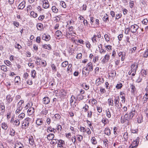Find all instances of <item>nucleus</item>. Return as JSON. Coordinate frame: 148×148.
Masks as SVG:
<instances>
[{"mask_svg":"<svg viewBox=\"0 0 148 148\" xmlns=\"http://www.w3.org/2000/svg\"><path fill=\"white\" fill-rule=\"evenodd\" d=\"M31 121V119L29 117L25 118L23 122L22 123V126L23 127V128L26 129L28 128L29 124V122Z\"/></svg>","mask_w":148,"mask_h":148,"instance_id":"nucleus-1","label":"nucleus"},{"mask_svg":"<svg viewBox=\"0 0 148 148\" xmlns=\"http://www.w3.org/2000/svg\"><path fill=\"white\" fill-rule=\"evenodd\" d=\"M139 138L138 137L136 139L134 140L133 142L131 144V145L130 146V148H134V147H136L138 146L139 142Z\"/></svg>","mask_w":148,"mask_h":148,"instance_id":"nucleus-2","label":"nucleus"},{"mask_svg":"<svg viewBox=\"0 0 148 148\" xmlns=\"http://www.w3.org/2000/svg\"><path fill=\"white\" fill-rule=\"evenodd\" d=\"M119 100L120 99L119 96H117L115 97V99H114V106L118 108H120L122 106L121 104L120 107L119 106Z\"/></svg>","mask_w":148,"mask_h":148,"instance_id":"nucleus-3","label":"nucleus"},{"mask_svg":"<svg viewBox=\"0 0 148 148\" xmlns=\"http://www.w3.org/2000/svg\"><path fill=\"white\" fill-rule=\"evenodd\" d=\"M139 27L137 25H134L131 26L130 31L132 33H135L138 29Z\"/></svg>","mask_w":148,"mask_h":148,"instance_id":"nucleus-4","label":"nucleus"},{"mask_svg":"<svg viewBox=\"0 0 148 148\" xmlns=\"http://www.w3.org/2000/svg\"><path fill=\"white\" fill-rule=\"evenodd\" d=\"M43 7L45 9H47L49 8V4L47 0H43Z\"/></svg>","mask_w":148,"mask_h":148,"instance_id":"nucleus-5","label":"nucleus"},{"mask_svg":"<svg viewBox=\"0 0 148 148\" xmlns=\"http://www.w3.org/2000/svg\"><path fill=\"white\" fill-rule=\"evenodd\" d=\"M51 38L50 35L46 34H44L42 36V40H45L46 41H48Z\"/></svg>","mask_w":148,"mask_h":148,"instance_id":"nucleus-6","label":"nucleus"},{"mask_svg":"<svg viewBox=\"0 0 148 148\" xmlns=\"http://www.w3.org/2000/svg\"><path fill=\"white\" fill-rule=\"evenodd\" d=\"M75 99V97L73 95H72L71 97L70 98V103H71V105L72 106L73 108H74L76 107V105L75 104V103H76V102H75V103L74 104V105L72 104V103L73 102V101H74V100Z\"/></svg>","mask_w":148,"mask_h":148,"instance_id":"nucleus-7","label":"nucleus"},{"mask_svg":"<svg viewBox=\"0 0 148 148\" xmlns=\"http://www.w3.org/2000/svg\"><path fill=\"white\" fill-rule=\"evenodd\" d=\"M25 1H23L21 2L18 6V9H23L25 7Z\"/></svg>","mask_w":148,"mask_h":148,"instance_id":"nucleus-8","label":"nucleus"},{"mask_svg":"<svg viewBox=\"0 0 148 148\" xmlns=\"http://www.w3.org/2000/svg\"><path fill=\"white\" fill-rule=\"evenodd\" d=\"M87 66L88 67H89V70H88V74L90 71H92L93 69V65L92 63L91 62L88 63L87 64Z\"/></svg>","mask_w":148,"mask_h":148,"instance_id":"nucleus-9","label":"nucleus"},{"mask_svg":"<svg viewBox=\"0 0 148 148\" xmlns=\"http://www.w3.org/2000/svg\"><path fill=\"white\" fill-rule=\"evenodd\" d=\"M137 67V65L136 66L134 64H132L131 66V72L136 73Z\"/></svg>","mask_w":148,"mask_h":148,"instance_id":"nucleus-10","label":"nucleus"},{"mask_svg":"<svg viewBox=\"0 0 148 148\" xmlns=\"http://www.w3.org/2000/svg\"><path fill=\"white\" fill-rule=\"evenodd\" d=\"M50 99L48 97H45L43 99V102L45 104H48L50 102Z\"/></svg>","mask_w":148,"mask_h":148,"instance_id":"nucleus-11","label":"nucleus"},{"mask_svg":"<svg viewBox=\"0 0 148 148\" xmlns=\"http://www.w3.org/2000/svg\"><path fill=\"white\" fill-rule=\"evenodd\" d=\"M35 110L33 108L31 107L28 109L27 112L29 115H31L34 112Z\"/></svg>","mask_w":148,"mask_h":148,"instance_id":"nucleus-12","label":"nucleus"},{"mask_svg":"<svg viewBox=\"0 0 148 148\" xmlns=\"http://www.w3.org/2000/svg\"><path fill=\"white\" fill-rule=\"evenodd\" d=\"M135 112L134 110H132L130 112L129 114V119H130V120H132V119L133 117L135 115Z\"/></svg>","mask_w":148,"mask_h":148,"instance_id":"nucleus-13","label":"nucleus"},{"mask_svg":"<svg viewBox=\"0 0 148 148\" xmlns=\"http://www.w3.org/2000/svg\"><path fill=\"white\" fill-rule=\"evenodd\" d=\"M14 148H23V146L21 143H16L15 145Z\"/></svg>","mask_w":148,"mask_h":148,"instance_id":"nucleus-14","label":"nucleus"},{"mask_svg":"<svg viewBox=\"0 0 148 148\" xmlns=\"http://www.w3.org/2000/svg\"><path fill=\"white\" fill-rule=\"evenodd\" d=\"M54 137V135L53 134H50L47 136V139L49 140H51L53 139Z\"/></svg>","mask_w":148,"mask_h":148,"instance_id":"nucleus-15","label":"nucleus"},{"mask_svg":"<svg viewBox=\"0 0 148 148\" xmlns=\"http://www.w3.org/2000/svg\"><path fill=\"white\" fill-rule=\"evenodd\" d=\"M6 99L8 103H10L12 100V98L10 95H8L6 97Z\"/></svg>","mask_w":148,"mask_h":148,"instance_id":"nucleus-16","label":"nucleus"},{"mask_svg":"<svg viewBox=\"0 0 148 148\" xmlns=\"http://www.w3.org/2000/svg\"><path fill=\"white\" fill-rule=\"evenodd\" d=\"M42 47L44 49H47L49 50H50L51 49V47L49 44L48 45L47 44L43 45Z\"/></svg>","mask_w":148,"mask_h":148,"instance_id":"nucleus-17","label":"nucleus"},{"mask_svg":"<svg viewBox=\"0 0 148 148\" xmlns=\"http://www.w3.org/2000/svg\"><path fill=\"white\" fill-rule=\"evenodd\" d=\"M29 140L30 144L31 145H33L34 143L33 137L32 136H30L29 137Z\"/></svg>","mask_w":148,"mask_h":148,"instance_id":"nucleus-18","label":"nucleus"},{"mask_svg":"<svg viewBox=\"0 0 148 148\" xmlns=\"http://www.w3.org/2000/svg\"><path fill=\"white\" fill-rule=\"evenodd\" d=\"M58 147H63L62 145L64 143V141L62 140H60L58 141Z\"/></svg>","mask_w":148,"mask_h":148,"instance_id":"nucleus-19","label":"nucleus"},{"mask_svg":"<svg viewBox=\"0 0 148 148\" xmlns=\"http://www.w3.org/2000/svg\"><path fill=\"white\" fill-rule=\"evenodd\" d=\"M15 134V132L13 129L11 128L10 130V135L12 136H14Z\"/></svg>","mask_w":148,"mask_h":148,"instance_id":"nucleus-20","label":"nucleus"},{"mask_svg":"<svg viewBox=\"0 0 148 148\" xmlns=\"http://www.w3.org/2000/svg\"><path fill=\"white\" fill-rule=\"evenodd\" d=\"M124 120H126L127 122H129L130 120V119H129V115H128V114L126 113L124 115L123 118Z\"/></svg>","mask_w":148,"mask_h":148,"instance_id":"nucleus-21","label":"nucleus"},{"mask_svg":"<svg viewBox=\"0 0 148 148\" xmlns=\"http://www.w3.org/2000/svg\"><path fill=\"white\" fill-rule=\"evenodd\" d=\"M55 35L58 37L60 38L62 36V34L61 31L58 30L56 32Z\"/></svg>","mask_w":148,"mask_h":148,"instance_id":"nucleus-22","label":"nucleus"},{"mask_svg":"<svg viewBox=\"0 0 148 148\" xmlns=\"http://www.w3.org/2000/svg\"><path fill=\"white\" fill-rule=\"evenodd\" d=\"M105 134L108 136L110 135L111 134L110 130L108 128H106L104 130Z\"/></svg>","mask_w":148,"mask_h":148,"instance_id":"nucleus-23","label":"nucleus"},{"mask_svg":"<svg viewBox=\"0 0 148 148\" xmlns=\"http://www.w3.org/2000/svg\"><path fill=\"white\" fill-rule=\"evenodd\" d=\"M36 123L37 125H42L43 123V121L42 119H37L36 122Z\"/></svg>","mask_w":148,"mask_h":148,"instance_id":"nucleus-24","label":"nucleus"},{"mask_svg":"<svg viewBox=\"0 0 148 148\" xmlns=\"http://www.w3.org/2000/svg\"><path fill=\"white\" fill-rule=\"evenodd\" d=\"M0 108H1L2 112H4L5 111V107L3 103H0Z\"/></svg>","mask_w":148,"mask_h":148,"instance_id":"nucleus-25","label":"nucleus"},{"mask_svg":"<svg viewBox=\"0 0 148 148\" xmlns=\"http://www.w3.org/2000/svg\"><path fill=\"white\" fill-rule=\"evenodd\" d=\"M56 131V130L54 129V128H52L50 126L48 127L47 130V131L48 132H55L54 131Z\"/></svg>","mask_w":148,"mask_h":148,"instance_id":"nucleus-26","label":"nucleus"},{"mask_svg":"<svg viewBox=\"0 0 148 148\" xmlns=\"http://www.w3.org/2000/svg\"><path fill=\"white\" fill-rule=\"evenodd\" d=\"M43 25L41 23H38L37 25V27L39 30H41L43 28Z\"/></svg>","mask_w":148,"mask_h":148,"instance_id":"nucleus-27","label":"nucleus"},{"mask_svg":"<svg viewBox=\"0 0 148 148\" xmlns=\"http://www.w3.org/2000/svg\"><path fill=\"white\" fill-rule=\"evenodd\" d=\"M53 12L55 13H58V9L56 7V6H53L51 8Z\"/></svg>","mask_w":148,"mask_h":148,"instance_id":"nucleus-28","label":"nucleus"},{"mask_svg":"<svg viewBox=\"0 0 148 148\" xmlns=\"http://www.w3.org/2000/svg\"><path fill=\"white\" fill-rule=\"evenodd\" d=\"M1 126L2 128L4 130H7L8 127L7 124L5 123H2Z\"/></svg>","mask_w":148,"mask_h":148,"instance_id":"nucleus-29","label":"nucleus"},{"mask_svg":"<svg viewBox=\"0 0 148 148\" xmlns=\"http://www.w3.org/2000/svg\"><path fill=\"white\" fill-rule=\"evenodd\" d=\"M108 16L107 14H106L103 18V21L106 22L109 21L108 17H107Z\"/></svg>","mask_w":148,"mask_h":148,"instance_id":"nucleus-30","label":"nucleus"},{"mask_svg":"<svg viewBox=\"0 0 148 148\" xmlns=\"http://www.w3.org/2000/svg\"><path fill=\"white\" fill-rule=\"evenodd\" d=\"M84 97V96L79 94L77 95V99H78L79 101H80L83 100Z\"/></svg>","mask_w":148,"mask_h":148,"instance_id":"nucleus-31","label":"nucleus"},{"mask_svg":"<svg viewBox=\"0 0 148 148\" xmlns=\"http://www.w3.org/2000/svg\"><path fill=\"white\" fill-rule=\"evenodd\" d=\"M68 64V62L67 61H66L63 62L61 66L62 67L65 68Z\"/></svg>","mask_w":148,"mask_h":148,"instance_id":"nucleus-32","label":"nucleus"},{"mask_svg":"<svg viewBox=\"0 0 148 148\" xmlns=\"http://www.w3.org/2000/svg\"><path fill=\"white\" fill-rule=\"evenodd\" d=\"M130 88L131 92L132 93H134L136 90V88L135 86L133 85H131L130 86Z\"/></svg>","mask_w":148,"mask_h":148,"instance_id":"nucleus-33","label":"nucleus"},{"mask_svg":"<svg viewBox=\"0 0 148 148\" xmlns=\"http://www.w3.org/2000/svg\"><path fill=\"white\" fill-rule=\"evenodd\" d=\"M1 69L4 72L7 71V67L5 65H2L1 66Z\"/></svg>","mask_w":148,"mask_h":148,"instance_id":"nucleus-34","label":"nucleus"},{"mask_svg":"<svg viewBox=\"0 0 148 148\" xmlns=\"http://www.w3.org/2000/svg\"><path fill=\"white\" fill-rule=\"evenodd\" d=\"M36 75V72L34 70H33L31 71V75L32 77L33 78H34L35 77Z\"/></svg>","mask_w":148,"mask_h":148,"instance_id":"nucleus-35","label":"nucleus"},{"mask_svg":"<svg viewBox=\"0 0 148 148\" xmlns=\"http://www.w3.org/2000/svg\"><path fill=\"white\" fill-rule=\"evenodd\" d=\"M141 72L142 74V75L144 77H145L147 74V72L145 69H142Z\"/></svg>","mask_w":148,"mask_h":148,"instance_id":"nucleus-36","label":"nucleus"},{"mask_svg":"<svg viewBox=\"0 0 148 148\" xmlns=\"http://www.w3.org/2000/svg\"><path fill=\"white\" fill-rule=\"evenodd\" d=\"M108 102L109 105L113 106L114 105L113 101L111 99H109L108 100Z\"/></svg>","mask_w":148,"mask_h":148,"instance_id":"nucleus-37","label":"nucleus"},{"mask_svg":"<svg viewBox=\"0 0 148 148\" xmlns=\"http://www.w3.org/2000/svg\"><path fill=\"white\" fill-rule=\"evenodd\" d=\"M66 92L64 90H61L60 91V95L65 96L66 95Z\"/></svg>","mask_w":148,"mask_h":148,"instance_id":"nucleus-38","label":"nucleus"},{"mask_svg":"<svg viewBox=\"0 0 148 148\" xmlns=\"http://www.w3.org/2000/svg\"><path fill=\"white\" fill-rule=\"evenodd\" d=\"M123 137L125 140H127L128 138V136L127 132H125L124 133Z\"/></svg>","mask_w":148,"mask_h":148,"instance_id":"nucleus-39","label":"nucleus"},{"mask_svg":"<svg viewBox=\"0 0 148 148\" xmlns=\"http://www.w3.org/2000/svg\"><path fill=\"white\" fill-rule=\"evenodd\" d=\"M50 143L51 144H54L55 145L57 143V141H58V140L57 139H53L51 140Z\"/></svg>","mask_w":148,"mask_h":148,"instance_id":"nucleus-40","label":"nucleus"},{"mask_svg":"<svg viewBox=\"0 0 148 148\" xmlns=\"http://www.w3.org/2000/svg\"><path fill=\"white\" fill-rule=\"evenodd\" d=\"M106 113L107 116L108 118H110L111 116V113L109 109L106 111Z\"/></svg>","mask_w":148,"mask_h":148,"instance_id":"nucleus-41","label":"nucleus"},{"mask_svg":"<svg viewBox=\"0 0 148 148\" xmlns=\"http://www.w3.org/2000/svg\"><path fill=\"white\" fill-rule=\"evenodd\" d=\"M30 15L34 18L37 17V14L36 13H35L34 11H32L30 13Z\"/></svg>","mask_w":148,"mask_h":148,"instance_id":"nucleus-42","label":"nucleus"},{"mask_svg":"<svg viewBox=\"0 0 148 148\" xmlns=\"http://www.w3.org/2000/svg\"><path fill=\"white\" fill-rule=\"evenodd\" d=\"M14 123H15V126H18L20 124V122L17 119L14 121Z\"/></svg>","mask_w":148,"mask_h":148,"instance_id":"nucleus-43","label":"nucleus"},{"mask_svg":"<svg viewBox=\"0 0 148 148\" xmlns=\"http://www.w3.org/2000/svg\"><path fill=\"white\" fill-rule=\"evenodd\" d=\"M104 38L106 41L108 42L110 40V38L108 35L105 34L104 35Z\"/></svg>","mask_w":148,"mask_h":148,"instance_id":"nucleus-44","label":"nucleus"},{"mask_svg":"<svg viewBox=\"0 0 148 148\" xmlns=\"http://www.w3.org/2000/svg\"><path fill=\"white\" fill-rule=\"evenodd\" d=\"M77 140L79 142H81L83 139V136L80 135H78L77 136Z\"/></svg>","mask_w":148,"mask_h":148,"instance_id":"nucleus-45","label":"nucleus"},{"mask_svg":"<svg viewBox=\"0 0 148 148\" xmlns=\"http://www.w3.org/2000/svg\"><path fill=\"white\" fill-rule=\"evenodd\" d=\"M102 122L105 125L109 123V121L107 119L103 118L102 120Z\"/></svg>","mask_w":148,"mask_h":148,"instance_id":"nucleus-46","label":"nucleus"},{"mask_svg":"<svg viewBox=\"0 0 148 148\" xmlns=\"http://www.w3.org/2000/svg\"><path fill=\"white\" fill-rule=\"evenodd\" d=\"M60 4L64 8H65L66 7L65 3L63 1L61 2Z\"/></svg>","mask_w":148,"mask_h":148,"instance_id":"nucleus-47","label":"nucleus"},{"mask_svg":"<svg viewBox=\"0 0 148 148\" xmlns=\"http://www.w3.org/2000/svg\"><path fill=\"white\" fill-rule=\"evenodd\" d=\"M54 117L56 120L59 119L61 118L60 116L58 114H56L54 116Z\"/></svg>","mask_w":148,"mask_h":148,"instance_id":"nucleus-48","label":"nucleus"},{"mask_svg":"<svg viewBox=\"0 0 148 148\" xmlns=\"http://www.w3.org/2000/svg\"><path fill=\"white\" fill-rule=\"evenodd\" d=\"M88 115L87 116L88 118H91L92 116V112L91 111H87Z\"/></svg>","mask_w":148,"mask_h":148,"instance_id":"nucleus-49","label":"nucleus"},{"mask_svg":"<svg viewBox=\"0 0 148 148\" xmlns=\"http://www.w3.org/2000/svg\"><path fill=\"white\" fill-rule=\"evenodd\" d=\"M91 141L92 142V143L93 144H95L97 143L95 138L94 137H92L91 139Z\"/></svg>","mask_w":148,"mask_h":148,"instance_id":"nucleus-50","label":"nucleus"},{"mask_svg":"<svg viewBox=\"0 0 148 148\" xmlns=\"http://www.w3.org/2000/svg\"><path fill=\"white\" fill-rule=\"evenodd\" d=\"M20 79V78L19 76H16L15 78V82L16 83H18V81Z\"/></svg>","mask_w":148,"mask_h":148,"instance_id":"nucleus-51","label":"nucleus"},{"mask_svg":"<svg viewBox=\"0 0 148 148\" xmlns=\"http://www.w3.org/2000/svg\"><path fill=\"white\" fill-rule=\"evenodd\" d=\"M88 106L87 104H85V106L83 107V109H84V111L86 112L88 110Z\"/></svg>","mask_w":148,"mask_h":148,"instance_id":"nucleus-52","label":"nucleus"},{"mask_svg":"<svg viewBox=\"0 0 148 148\" xmlns=\"http://www.w3.org/2000/svg\"><path fill=\"white\" fill-rule=\"evenodd\" d=\"M80 131L82 132H84L87 131L85 128L83 127H80Z\"/></svg>","mask_w":148,"mask_h":148,"instance_id":"nucleus-53","label":"nucleus"},{"mask_svg":"<svg viewBox=\"0 0 148 148\" xmlns=\"http://www.w3.org/2000/svg\"><path fill=\"white\" fill-rule=\"evenodd\" d=\"M25 116V114L24 113H22L20 114L18 116V117L19 118L22 119Z\"/></svg>","mask_w":148,"mask_h":148,"instance_id":"nucleus-54","label":"nucleus"},{"mask_svg":"<svg viewBox=\"0 0 148 148\" xmlns=\"http://www.w3.org/2000/svg\"><path fill=\"white\" fill-rule=\"evenodd\" d=\"M96 35H94L92 38V40L93 42H96L97 41L96 40Z\"/></svg>","mask_w":148,"mask_h":148,"instance_id":"nucleus-55","label":"nucleus"},{"mask_svg":"<svg viewBox=\"0 0 148 148\" xmlns=\"http://www.w3.org/2000/svg\"><path fill=\"white\" fill-rule=\"evenodd\" d=\"M13 24L14 25L16 26L17 27H18V26H19V23L17 22L16 21H13Z\"/></svg>","mask_w":148,"mask_h":148,"instance_id":"nucleus-56","label":"nucleus"},{"mask_svg":"<svg viewBox=\"0 0 148 148\" xmlns=\"http://www.w3.org/2000/svg\"><path fill=\"white\" fill-rule=\"evenodd\" d=\"M121 16V14L120 13L116 15V19H118Z\"/></svg>","mask_w":148,"mask_h":148,"instance_id":"nucleus-57","label":"nucleus"},{"mask_svg":"<svg viewBox=\"0 0 148 148\" xmlns=\"http://www.w3.org/2000/svg\"><path fill=\"white\" fill-rule=\"evenodd\" d=\"M122 84L120 83V84H117V85L116 86V88L118 89L121 88L122 87Z\"/></svg>","mask_w":148,"mask_h":148,"instance_id":"nucleus-58","label":"nucleus"},{"mask_svg":"<svg viewBox=\"0 0 148 148\" xmlns=\"http://www.w3.org/2000/svg\"><path fill=\"white\" fill-rule=\"evenodd\" d=\"M103 58L107 61L109 59L110 56L108 54H106Z\"/></svg>","mask_w":148,"mask_h":148,"instance_id":"nucleus-59","label":"nucleus"},{"mask_svg":"<svg viewBox=\"0 0 148 148\" xmlns=\"http://www.w3.org/2000/svg\"><path fill=\"white\" fill-rule=\"evenodd\" d=\"M105 48L107 49L108 50H111L112 49V46L110 45H106V46H105Z\"/></svg>","mask_w":148,"mask_h":148,"instance_id":"nucleus-60","label":"nucleus"},{"mask_svg":"<svg viewBox=\"0 0 148 148\" xmlns=\"http://www.w3.org/2000/svg\"><path fill=\"white\" fill-rule=\"evenodd\" d=\"M45 18V15H43L42 16H40L38 18V19L40 21H42L43 19H44Z\"/></svg>","mask_w":148,"mask_h":148,"instance_id":"nucleus-61","label":"nucleus"},{"mask_svg":"<svg viewBox=\"0 0 148 148\" xmlns=\"http://www.w3.org/2000/svg\"><path fill=\"white\" fill-rule=\"evenodd\" d=\"M83 86L84 87V88L86 90H88L89 89V86L85 84H83Z\"/></svg>","mask_w":148,"mask_h":148,"instance_id":"nucleus-62","label":"nucleus"},{"mask_svg":"<svg viewBox=\"0 0 148 148\" xmlns=\"http://www.w3.org/2000/svg\"><path fill=\"white\" fill-rule=\"evenodd\" d=\"M134 5V2L133 1H131L130 2V6L131 8L133 7Z\"/></svg>","mask_w":148,"mask_h":148,"instance_id":"nucleus-63","label":"nucleus"},{"mask_svg":"<svg viewBox=\"0 0 148 148\" xmlns=\"http://www.w3.org/2000/svg\"><path fill=\"white\" fill-rule=\"evenodd\" d=\"M148 56V51L146 50L144 54V57L145 58H147Z\"/></svg>","mask_w":148,"mask_h":148,"instance_id":"nucleus-64","label":"nucleus"}]
</instances>
